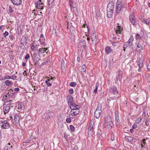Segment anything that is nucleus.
Instances as JSON below:
<instances>
[{"mask_svg": "<svg viewBox=\"0 0 150 150\" xmlns=\"http://www.w3.org/2000/svg\"><path fill=\"white\" fill-rule=\"evenodd\" d=\"M124 7L122 0H117L115 7V12L117 14L120 13L121 10V9Z\"/></svg>", "mask_w": 150, "mask_h": 150, "instance_id": "f257e3e1", "label": "nucleus"}, {"mask_svg": "<svg viewBox=\"0 0 150 150\" xmlns=\"http://www.w3.org/2000/svg\"><path fill=\"white\" fill-rule=\"evenodd\" d=\"M109 92L112 94L115 97H119V94L118 93L116 86H112L109 89Z\"/></svg>", "mask_w": 150, "mask_h": 150, "instance_id": "f03ea898", "label": "nucleus"}, {"mask_svg": "<svg viewBox=\"0 0 150 150\" xmlns=\"http://www.w3.org/2000/svg\"><path fill=\"white\" fill-rule=\"evenodd\" d=\"M54 115V112L52 111H48V112L45 113L43 115L42 118L46 121L52 118Z\"/></svg>", "mask_w": 150, "mask_h": 150, "instance_id": "7ed1b4c3", "label": "nucleus"}, {"mask_svg": "<svg viewBox=\"0 0 150 150\" xmlns=\"http://www.w3.org/2000/svg\"><path fill=\"white\" fill-rule=\"evenodd\" d=\"M8 102H5L3 105V111L4 115L8 113L10 109V106Z\"/></svg>", "mask_w": 150, "mask_h": 150, "instance_id": "20e7f679", "label": "nucleus"}, {"mask_svg": "<svg viewBox=\"0 0 150 150\" xmlns=\"http://www.w3.org/2000/svg\"><path fill=\"white\" fill-rule=\"evenodd\" d=\"M2 125L1 126V128L4 129H8L10 126L9 123L6 120H1L0 121Z\"/></svg>", "mask_w": 150, "mask_h": 150, "instance_id": "39448f33", "label": "nucleus"}, {"mask_svg": "<svg viewBox=\"0 0 150 150\" xmlns=\"http://www.w3.org/2000/svg\"><path fill=\"white\" fill-rule=\"evenodd\" d=\"M136 44L137 45L136 49H138V50L140 51H141L143 50V41L141 40L137 41Z\"/></svg>", "mask_w": 150, "mask_h": 150, "instance_id": "423d86ee", "label": "nucleus"}, {"mask_svg": "<svg viewBox=\"0 0 150 150\" xmlns=\"http://www.w3.org/2000/svg\"><path fill=\"white\" fill-rule=\"evenodd\" d=\"M35 7L37 9L42 10L44 9V4L42 2L41 0H39L35 3Z\"/></svg>", "mask_w": 150, "mask_h": 150, "instance_id": "0eeeda50", "label": "nucleus"}, {"mask_svg": "<svg viewBox=\"0 0 150 150\" xmlns=\"http://www.w3.org/2000/svg\"><path fill=\"white\" fill-rule=\"evenodd\" d=\"M129 20L134 25H135L137 24V22L136 21V18H135L134 13H132L129 16Z\"/></svg>", "mask_w": 150, "mask_h": 150, "instance_id": "6e6552de", "label": "nucleus"}, {"mask_svg": "<svg viewBox=\"0 0 150 150\" xmlns=\"http://www.w3.org/2000/svg\"><path fill=\"white\" fill-rule=\"evenodd\" d=\"M86 44V42L84 40H81L78 44V46L79 48H83L85 49Z\"/></svg>", "mask_w": 150, "mask_h": 150, "instance_id": "1a4fd4ad", "label": "nucleus"}, {"mask_svg": "<svg viewBox=\"0 0 150 150\" xmlns=\"http://www.w3.org/2000/svg\"><path fill=\"white\" fill-rule=\"evenodd\" d=\"M91 39L93 44L94 45L96 44L97 42V37L96 33L95 32H94L91 36Z\"/></svg>", "mask_w": 150, "mask_h": 150, "instance_id": "9d476101", "label": "nucleus"}, {"mask_svg": "<svg viewBox=\"0 0 150 150\" xmlns=\"http://www.w3.org/2000/svg\"><path fill=\"white\" fill-rule=\"evenodd\" d=\"M102 111L101 110H96L94 112V115L96 118H98L100 116Z\"/></svg>", "mask_w": 150, "mask_h": 150, "instance_id": "9b49d317", "label": "nucleus"}, {"mask_svg": "<svg viewBox=\"0 0 150 150\" xmlns=\"http://www.w3.org/2000/svg\"><path fill=\"white\" fill-rule=\"evenodd\" d=\"M125 139L127 142H135L136 141V139L131 137L125 136Z\"/></svg>", "mask_w": 150, "mask_h": 150, "instance_id": "f8f14e48", "label": "nucleus"}, {"mask_svg": "<svg viewBox=\"0 0 150 150\" xmlns=\"http://www.w3.org/2000/svg\"><path fill=\"white\" fill-rule=\"evenodd\" d=\"M106 121L108 123L107 124L108 128L110 129H111L113 125V123L112 122L111 118L110 117V119Z\"/></svg>", "mask_w": 150, "mask_h": 150, "instance_id": "ddd939ff", "label": "nucleus"}, {"mask_svg": "<svg viewBox=\"0 0 150 150\" xmlns=\"http://www.w3.org/2000/svg\"><path fill=\"white\" fill-rule=\"evenodd\" d=\"M114 4L112 2H109L108 5L107 9H109L111 11H113L114 9Z\"/></svg>", "mask_w": 150, "mask_h": 150, "instance_id": "4468645a", "label": "nucleus"}, {"mask_svg": "<svg viewBox=\"0 0 150 150\" xmlns=\"http://www.w3.org/2000/svg\"><path fill=\"white\" fill-rule=\"evenodd\" d=\"M67 100L68 103H71L73 101V97L70 95H68L67 97Z\"/></svg>", "mask_w": 150, "mask_h": 150, "instance_id": "2eb2a0df", "label": "nucleus"}, {"mask_svg": "<svg viewBox=\"0 0 150 150\" xmlns=\"http://www.w3.org/2000/svg\"><path fill=\"white\" fill-rule=\"evenodd\" d=\"M13 146L12 145H11L10 143H8L4 148V150H11L13 148Z\"/></svg>", "mask_w": 150, "mask_h": 150, "instance_id": "dca6fc26", "label": "nucleus"}, {"mask_svg": "<svg viewBox=\"0 0 150 150\" xmlns=\"http://www.w3.org/2000/svg\"><path fill=\"white\" fill-rule=\"evenodd\" d=\"M27 43V40L25 37L23 36L21 40V44L25 46Z\"/></svg>", "mask_w": 150, "mask_h": 150, "instance_id": "f3484780", "label": "nucleus"}, {"mask_svg": "<svg viewBox=\"0 0 150 150\" xmlns=\"http://www.w3.org/2000/svg\"><path fill=\"white\" fill-rule=\"evenodd\" d=\"M11 2L15 5H19L21 3V0H11Z\"/></svg>", "mask_w": 150, "mask_h": 150, "instance_id": "a211bd4d", "label": "nucleus"}, {"mask_svg": "<svg viewBox=\"0 0 150 150\" xmlns=\"http://www.w3.org/2000/svg\"><path fill=\"white\" fill-rule=\"evenodd\" d=\"M105 52L106 54H109L110 53L112 52L113 50L111 48L110 46H107L105 48Z\"/></svg>", "mask_w": 150, "mask_h": 150, "instance_id": "6ab92c4d", "label": "nucleus"}, {"mask_svg": "<svg viewBox=\"0 0 150 150\" xmlns=\"http://www.w3.org/2000/svg\"><path fill=\"white\" fill-rule=\"evenodd\" d=\"M113 14V11L109 9H107V15L108 18H110L112 16Z\"/></svg>", "mask_w": 150, "mask_h": 150, "instance_id": "aec40b11", "label": "nucleus"}, {"mask_svg": "<svg viewBox=\"0 0 150 150\" xmlns=\"http://www.w3.org/2000/svg\"><path fill=\"white\" fill-rule=\"evenodd\" d=\"M19 117L17 115H15L14 116V121L17 124L19 123Z\"/></svg>", "mask_w": 150, "mask_h": 150, "instance_id": "412c9836", "label": "nucleus"}, {"mask_svg": "<svg viewBox=\"0 0 150 150\" xmlns=\"http://www.w3.org/2000/svg\"><path fill=\"white\" fill-rule=\"evenodd\" d=\"M77 107L76 108V110H74V111H73L72 112L73 114H74V115H75L79 114V109L80 108V107Z\"/></svg>", "mask_w": 150, "mask_h": 150, "instance_id": "4be33fe9", "label": "nucleus"}, {"mask_svg": "<svg viewBox=\"0 0 150 150\" xmlns=\"http://www.w3.org/2000/svg\"><path fill=\"white\" fill-rule=\"evenodd\" d=\"M69 4L70 6V7L71 8H75L76 9V6L73 3V1L72 0L70 1H69Z\"/></svg>", "mask_w": 150, "mask_h": 150, "instance_id": "5701e85b", "label": "nucleus"}, {"mask_svg": "<svg viewBox=\"0 0 150 150\" xmlns=\"http://www.w3.org/2000/svg\"><path fill=\"white\" fill-rule=\"evenodd\" d=\"M142 22L147 25H149L150 23V18H148L146 19H144Z\"/></svg>", "mask_w": 150, "mask_h": 150, "instance_id": "b1692460", "label": "nucleus"}, {"mask_svg": "<svg viewBox=\"0 0 150 150\" xmlns=\"http://www.w3.org/2000/svg\"><path fill=\"white\" fill-rule=\"evenodd\" d=\"M52 81H50V79H47V80L45 81V83L48 86H52Z\"/></svg>", "mask_w": 150, "mask_h": 150, "instance_id": "393cba45", "label": "nucleus"}, {"mask_svg": "<svg viewBox=\"0 0 150 150\" xmlns=\"http://www.w3.org/2000/svg\"><path fill=\"white\" fill-rule=\"evenodd\" d=\"M71 103H69L68 104V105H69V107L70 109H71V108L75 106H78V105L76 104L75 103L73 102H71Z\"/></svg>", "mask_w": 150, "mask_h": 150, "instance_id": "a878e982", "label": "nucleus"}, {"mask_svg": "<svg viewBox=\"0 0 150 150\" xmlns=\"http://www.w3.org/2000/svg\"><path fill=\"white\" fill-rule=\"evenodd\" d=\"M18 105V109L19 110H22L24 108V105L21 103H20V104Z\"/></svg>", "mask_w": 150, "mask_h": 150, "instance_id": "bb28decb", "label": "nucleus"}, {"mask_svg": "<svg viewBox=\"0 0 150 150\" xmlns=\"http://www.w3.org/2000/svg\"><path fill=\"white\" fill-rule=\"evenodd\" d=\"M54 0H49V1L48 5L50 8H51L53 5Z\"/></svg>", "mask_w": 150, "mask_h": 150, "instance_id": "cd10ccee", "label": "nucleus"}, {"mask_svg": "<svg viewBox=\"0 0 150 150\" xmlns=\"http://www.w3.org/2000/svg\"><path fill=\"white\" fill-rule=\"evenodd\" d=\"M5 83L7 86H9L12 85L13 84V83L11 81L7 80H6L5 82Z\"/></svg>", "mask_w": 150, "mask_h": 150, "instance_id": "c85d7f7f", "label": "nucleus"}, {"mask_svg": "<svg viewBox=\"0 0 150 150\" xmlns=\"http://www.w3.org/2000/svg\"><path fill=\"white\" fill-rule=\"evenodd\" d=\"M33 59H40L39 56L37 53H34L33 56Z\"/></svg>", "mask_w": 150, "mask_h": 150, "instance_id": "c756f323", "label": "nucleus"}, {"mask_svg": "<svg viewBox=\"0 0 150 150\" xmlns=\"http://www.w3.org/2000/svg\"><path fill=\"white\" fill-rule=\"evenodd\" d=\"M135 38L137 41H139L142 40V38L138 34H137L135 36Z\"/></svg>", "mask_w": 150, "mask_h": 150, "instance_id": "7c9ffc66", "label": "nucleus"}, {"mask_svg": "<svg viewBox=\"0 0 150 150\" xmlns=\"http://www.w3.org/2000/svg\"><path fill=\"white\" fill-rule=\"evenodd\" d=\"M122 71L121 70H120L118 71L117 76L121 78L122 77Z\"/></svg>", "mask_w": 150, "mask_h": 150, "instance_id": "2f4dec72", "label": "nucleus"}, {"mask_svg": "<svg viewBox=\"0 0 150 150\" xmlns=\"http://www.w3.org/2000/svg\"><path fill=\"white\" fill-rule=\"evenodd\" d=\"M115 120L116 122L119 121V119L118 115L116 112H115Z\"/></svg>", "mask_w": 150, "mask_h": 150, "instance_id": "473e14b6", "label": "nucleus"}, {"mask_svg": "<svg viewBox=\"0 0 150 150\" xmlns=\"http://www.w3.org/2000/svg\"><path fill=\"white\" fill-rule=\"evenodd\" d=\"M134 40V38L131 35L130 37V38L129 40L127 42L128 43H133Z\"/></svg>", "mask_w": 150, "mask_h": 150, "instance_id": "72a5a7b5", "label": "nucleus"}, {"mask_svg": "<svg viewBox=\"0 0 150 150\" xmlns=\"http://www.w3.org/2000/svg\"><path fill=\"white\" fill-rule=\"evenodd\" d=\"M142 119L140 117H138L137 119L135 120V122L137 124H139L142 121Z\"/></svg>", "mask_w": 150, "mask_h": 150, "instance_id": "f704fd0d", "label": "nucleus"}, {"mask_svg": "<svg viewBox=\"0 0 150 150\" xmlns=\"http://www.w3.org/2000/svg\"><path fill=\"white\" fill-rule=\"evenodd\" d=\"M128 46V43L127 42H126L123 45V48L124 49L123 50L125 51V49L127 48V47Z\"/></svg>", "mask_w": 150, "mask_h": 150, "instance_id": "c9c22d12", "label": "nucleus"}, {"mask_svg": "<svg viewBox=\"0 0 150 150\" xmlns=\"http://www.w3.org/2000/svg\"><path fill=\"white\" fill-rule=\"evenodd\" d=\"M61 68L62 69H64L65 68V65L64 61H62L61 64Z\"/></svg>", "mask_w": 150, "mask_h": 150, "instance_id": "e433bc0d", "label": "nucleus"}, {"mask_svg": "<svg viewBox=\"0 0 150 150\" xmlns=\"http://www.w3.org/2000/svg\"><path fill=\"white\" fill-rule=\"evenodd\" d=\"M69 127L71 132H74V127L73 125H70L69 126Z\"/></svg>", "mask_w": 150, "mask_h": 150, "instance_id": "4c0bfd02", "label": "nucleus"}, {"mask_svg": "<svg viewBox=\"0 0 150 150\" xmlns=\"http://www.w3.org/2000/svg\"><path fill=\"white\" fill-rule=\"evenodd\" d=\"M45 52H46L45 50H44L43 48H40L38 51V52H41V53H43Z\"/></svg>", "mask_w": 150, "mask_h": 150, "instance_id": "58836bf2", "label": "nucleus"}, {"mask_svg": "<svg viewBox=\"0 0 150 150\" xmlns=\"http://www.w3.org/2000/svg\"><path fill=\"white\" fill-rule=\"evenodd\" d=\"M76 83L74 82H71L69 84V85L72 87H74L76 86Z\"/></svg>", "mask_w": 150, "mask_h": 150, "instance_id": "ea45409f", "label": "nucleus"}, {"mask_svg": "<svg viewBox=\"0 0 150 150\" xmlns=\"http://www.w3.org/2000/svg\"><path fill=\"white\" fill-rule=\"evenodd\" d=\"M98 86V84L97 83L96 85L94 91V93H96L97 92Z\"/></svg>", "mask_w": 150, "mask_h": 150, "instance_id": "a19ab883", "label": "nucleus"}, {"mask_svg": "<svg viewBox=\"0 0 150 150\" xmlns=\"http://www.w3.org/2000/svg\"><path fill=\"white\" fill-rule=\"evenodd\" d=\"M40 59H33V62L34 63V65L36 66L37 63L40 60Z\"/></svg>", "mask_w": 150, "mask_h": 150, "instance_id": "79ce46f5", "label": "nucleus"}, {"mask_svg": "<svg viewBox=\"0 0 150 150\" xmlns=\"http://www.w3.org/2000/svg\"><path fill=\"white\" fill-rule=\"evenodd\" d=\"M74 26L71 25L70 27V32H73L74 31Z\"/></svg>", "mask_w": 150, "mask_h": 150, "instance_id": "37998d69", "label": "nucleus"}, {"mask_svg": "<svg viewBox=\"0 0 150 150\" xmlns=\"http://www.w3.org/2000/svg\"><path fill=\"white\" fill-rule=\"evenodd\" d=\"M111 139L112 141L115 140V136L113 133H111Z\"/></svg>", "mask_w": 150, "mask_h": 150, "instance_id": "c03bdc74", "label": "nucleus"}, {"mask_svg": "<svg viewBox=\"0 0 150 150\" xmlns=\"http://www.w3.org/2000/svg\"><path fill=\"white\" fill-rule=\"evenodd\" d=\"M9 11L10 13H12L13 12V10L11 7L10 6L9 7Z\"/></svg>", "mask_w": 150, "mask_h": 150, "instance_id": "a18cd8bd", "label": "nucleus"}, {"mask_svg": "<svg viewBox=\"0 0 150 150\" xmlns=\"http://www.w3.org/2000/svg\"><path fill=\"white\" fill-rule=\"evenodd\" d=\"M17 76L14 75H12L11 76V79L13 80H15L16 79Z\"/></svg>", "mask_w": 150, "mask_h": 150, "instance_id": "49530a36", "label": "nucleus"}, {"mask_svg": "<svg viewBox=\"0 0 150 150\" xmlns=\"http://www.w3.org/2000/svg\"><path fill=\"white\" fill-rule=\"evenodd\" d=\"M82 69L84 70L83 71V72H85L86 71V65L84 64H83L81 67Z\"/></svg>", "mask_w": 150, "mask_h": 150, "instance_id": "de8ad7c7", "label": "nucleus"}, {"mask_svg": "<svg viewBox=\"0 0 150 150\" xmlns=\"http://www.w3.org/2000/svg\"><path fill=\"white\" fill-rule=\"evenodd\" d=\"M128 45L129 46V47L130 48H133V43H128Z\"/></svg>", "mask_w": 150, "mask_h": 150, "instance_id": "09e8293b", "label": "nucleus"}, {"mask_svg": "<svg viewBox=\"0 0 150 150\" xmlns=\"http://www.w3.org/2000/svg\"><path fill=\"white\" fill-rule=\"evenodd\" d=\"M66 121L68 123H69L71 121V120L70 118H67L66 119Z\"/></svg>", "mask_w": 150, "mask_h": 150, "instance_id": "8fccbe9b", "label": "nucleus"}, {"mask_svg": "<svg viewBox=\"0 0 150 150\" xmlns=\"http://www.w3.org/2000/svg\"><path fill=\"white\" fill-rule=\"evenodd\" d=\"M93 126L91 125H90L88 129V131H93Z\"/></svg>", "mask_w": 150, "mask_h": 150, "instance_id": "3c124183", "label": "nucleus"}, {"mask_svg": "<svg viewBox=\"0 0 150 150\" xmlns=\"http://www.w3.org/2000/svg\"><path fill=\"white\" fill-rule=\"evenodd\" d=\"M8 33L7 31H6L4 33V37H6V36L8 35Z\"/></svg>", "mask_w": 150, "mask_h": 150, "instance_id": "603ef678", "label": "nucleus"}, {"mask_svg": "<svg viewBox=\"0 0 150 150\" xmlns=\"http://www.w3.org/2000/svg\"><path fill=\"white\" fill-rule=\"evenodd\" d=\"M117 30H119L120 31H121L122 30H123L122 28L120 26H117Z\"/></svg>", "mask_w": 150, "mask_h": 150, "instance_id": "864d4df0", "label": "nucleus"}, {"mask_svg": "<svg viewBox=\"0 0 150 150\" xmlns=\"http://www.w3.org/2000/svg\"><path fill=\"white\" fill-rule=\"evenodd\" d=\"M69 92L70 94H73L74 92L73 89L72 88L70 89L69 91Z\"/></svg>", "mask_w": 150, "mask_h": 150, "instance_id": "5fc2aeb1", "label": "nucleus"}, {"mask_svg": "<svg viewBox=\"0 0 150 150\" xmlns=\"http://www.w3.org/2000/svg\"><path fill=\"white\" fill-rule=\"evenodd\" d=\"M52 33L54 35H56V30L54 28H53L52 30Z\"/></svg>", "mask_w": 150, "mask_h": 150, "instance_id": "6e6d98bb", "label": "nucleus"}, {"mask_svg": "<svg viewBox=\"0 0 150 150\" xmlns=\"http://www.w3.org/2000/svg\"><path fill=\"white\" fill-rule=\"evenodd\" d=\"M39 41L40 42V44L45 46L46 45V43L44 42H41L40 39L39 40Z\"/></svg>", "mask_w": 150, "mask_h": 150, "instance_id": "4d7b16f0", "label": "nucleus"}, {"mask_svg": "<svg viewBox=\"0 0 150 150\" xmlns=\"http://www.w3.org/2000/svg\"><path fill=\"white\" fill-rule=\"evenodd\" d=\"M147 67L149 71H150V62H149L147 65Z\"/></svg>", "mask_w": 150, "mask_h": 150, "instance_id": "13d9d810", "label": "nucleus"}, {"mask_svg": "<svg viewBox=\"0 0 150 150\" xmlns=\"http://www.w3.org/2000/svg\"><path fill=\"white\" fill-rule=\"evenodd\" d=\"M78 106L79 107H80V106L78 105ZM77 107H78V106H74L71 108V110H76V108Z\"/></svg>", "mask_w": 150, "mask_h": 150, "instance_id": "bf43d9fd", "label": "nucleus"}, {"mask_svg": "<svg viewBox=\"0 0 150 150\" xmlns=\"http://www.w3.org/2000/svg\"><path fill=\"white\" fill-rule=\"evenodd\" d=\"M30 57V55L28 54H27L25 57V59H28Z\"/></svg>", "mask_w": 150, "mask_h": 150, "instance_id": "052dcab7", "label": "nucleus"}, {"mask_svg": "<svg viewBox=\"0 0 150 150\" xmlns=\"http://www.w3.org/2000/svg\"><path fill=\"white\" fill-rule=\"evenodd\" d=\"M9 38L12 40H13L14 39V37L13 35H10L9 36Z\"/></svg>", "mask_w": 150, "mask_h": 150, "instance_id": "680f3d73", "label": "nucleus"}, {"mask_svg": "<svg viewBox=\"0 0 150 150\" xmlns=\"http://www.w3.org/2000/svg\"><path fill=\"white\" fill-rule=\"evenodd\" d=\"M137 127V126L136 124H134L132 126L133 129H134L136 128Z\"/></svg>", "mask_w": 150, "mask_h": 150, "instance_id": "e2e57ef3", "label": "nucleus"}, {"mask_svg": "<svg viewBox=\"0 0 150 150\" xmlns=\"http://www.w3.org/2000/svg\"><path fill=\"white\" fill-rule=\"evenodd\" d=\"M5 79H11V76H10L8 75H7L5 77Z\"/></svg>", "mask_w": 150, "mask_h": 150, "instance_id": "0e129e2a", "label": "nucleus"}, {"mask_svg": "<svg viewBox=\"0 0 150 150\" xmlns=\"http://www.w3.org/2000/svg\"><path fill=\"white\" fill-rule=\"evenodd\" d=\"M138 66L139 67V68H141L142 67L143 64L142 62L139 63L138 64Z\"/></svg>", "mask_w": 150, "mask_h": 150, "instance_id": "69168bd1", "label": "nucleus"}, {"mask_svg": "<svg viewBox=\"0 0 150 150\" xmlns=\"http://www.w3.org/2000/svg\"><path fill=\"white\" fill-rule=\"evenodd\" d=\"M19 90H20V89L18 88H15L14 89V91H16V92H18V91Z\"/></svg>", "mask_w": 150, "mask_h": 150, "instance_id": "338daca9", "label": "nucleus"}, {"mask_svg": "<svg viewBox=\"0 0 150 150\" xmlns=\"http://www.w3.org/2000/svg\"><path fill=\"white\" fill-rule=\"evenodd\" d=\"M69 115L71 118H74V116L75 115H74V114H71V115Z\"/></svg>", "mask_w": 150, "mask_h": 150, "instance_id": "774afa93", "label": "nucleus"}]
</instances>
